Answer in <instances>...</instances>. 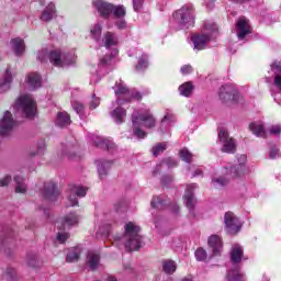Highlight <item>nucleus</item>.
I'll return each instance as SVG.
<instances>
[{"mask_svg":"<svg viewBox=\"0 0 281 281\" xmlns=\"http://www.w3.org/2000/svg\"><path fill=\"white\" fill-rule=\"evenodd\" d=\"M170 25L172 27H179V30H189V27H194V5L184 4L182 8L177 10L173 13Z\"/></svg>","mask_w":281,"mask_h":281,"instance_id":"nucleus-5","label":"nucleus"},{"mask_svg":"<svg viewBox=\"0 0 281 281\" xmlns=\"http://www.w3.org/2000/svg\"><path fill=\"white\" fill-rule=\"evenodd\" d=\"M142 5H144V0H133V8L135 12H139V10H142Z\"/></svg>","mask_w":281,"mask_h":281,"instance_id":"nucleus-53","label":"nucleus"},{"mask_svg":"<svg viewBox=\"0 0 281 281\" xmlns=\"http://www.w3.org/2000/svg\"><path fill=\"white\" fill-rule=\"evenodd\" d=\"M11 49L15 56H23L25 54V42L21 37H15L11 40Z\"/></svg>","mask_w":281,"mask_h":281,"instance_id":"nucleus-24","label":"nucleus"},{"mask_svg":"<svg viewBox=\"0 0 281 281\" xmlns=\"http://www.w3.org/2000/svg\"><path fill=\"white\" fill-rule=\"evenodd\" d=\"M162 270L165 271V273H175V271H177V263H175V261L172 260L164 261Z\"/></svg>","mask_w":281,"mask_h":281,"instance_id":"nucleus-42","label":"nucleus"},{"mask_svg":"<svg viewBox=\"0 0 281 281\" xmlns=\"http://www.w3.org/2000/svg\"><path fill=\"white\" fill-rule=\"evenodd\" d=\"M87 265L92 271H95V269L100 267V254L89 250L87 256Z\"/></svg>","mask_w":281,"mask_h":281,"instance_id":"nucleus-25","label":"nucleus"},{"mask_svg":"<svg viewBox=\"0 0 281 281\" xmlns=\"http://www.w3.org/2000/svg\"><path fill=\"white\" fill-rule=\"evenodd\" d=\"M89 140L97 146V148H104L105 150H115V144L109 138L98 136L95 134L88 135Z\"/></svg>","mask_w":281,"mask_h":281,"instance_id":"nucleus-17","label":"nucleus"},{"mask_svg":"<svg viewBox=\"0 0 281 281\" xmlns=\"http://www.w3.org/2000/svg\"><path fill=\"white\" fill-rule=\"evenodd\" d=\"M78 196L79 199L87 196V188L82 186L70 184L68 196L70 207L78 205Z\"/></svg>","mask_w":281,"mask_h":281,"instance_id":"nucleus-14","label":"nucleus"},{"mask_svg":"<svg viewBox=\"0 0 281 281\" xmlns=\"http://www.w3.org/2000/svg\"><path fill=\"white\" fill-rule=\"evenodd\" d=\"M36 260H37L36 255H27V262L30 267H33V268L37 267Z\"/></svg>","mask_w":281,"mask_h":281,"instance_id":"nucleus-52","label":"nucleus"},{"mask_svg":"<svg viewBox=\"0 0 281 281\" xmlns=\"http://www.w3.org/2000/svg\"><path fill=\"white\" fill-rule=\"evenodd\" d=\"M179 91L181 95H184V98H190V95H192V91H194V86H192V82H186L179 87Z\"/></svg>","mask_w":281,"mask_h":281,"instance_id":"nucleus-39","label":"nucleus"},{"mask_svg":"<svg viewBox=\"0 0 281 281\" xmlns=\"http://www.w3.org/2000/svg\"><path fill=\"white\" fill-rule=\"evenodd\" d=\"M196 183L188 184L184 192V204L186 207H188L190 214L194 212V205H196V198H194V191L196 190Z\"/></svg>","mask_w":281,"mask_h":281,"instance_id":"nucleus-18","label":"nucleus"},{"mask_svg":"<svg viewBox=\"0 0 281 281\" xmlns=\"http://www.w3.org/2000/svg\"><path fill=\"white\" fill-rule=\"evenodd\" d=\"M2 280L19 281V278L16 277V270L14 268H7L5 272L2 276Z\"/></svg>","mask_w":281,"mask_h":281,"instance_id":"nucleus-41","label":"nucleus"},{"mask_svg":"<svg viewBox=\"0 0 281 281\" xmlns=\"http://www.w3.org/2000/svg\"><path fill=\"white\" fill-rule=\"evenodd\" d=\"M281 133V126L280 125H272L269 128V134L270 135H280Z\"/></svg>","mask_w":281,"mask_h":281,"instance_id":"nucleus-51","label":"nucleus"},{"mask_svg":"<svg viewBox=\"0 0 281 281\" xmlns=\"http://www.w3.org/2000/svg\"><path fill=\"white\" fill-rule=\"evenodd\" d=\"M166 205H168V200L164 195L154 196L151 200V207L155 210H165Z\"/></svg>","mask_w":281,"mask_h":281,"instance_id":"nucleus-36","label":"nucleus"},{"mask_svg":"<svg viewBox=\"0 0 281 281\" xmlns=\"http://www.w3.org/2000/svg\"><path fill=\"white\" fill-rule=\"evenodd\" d=\"M240 260H243V246L235 244L231 251V262H233L234 269L227 271V281H245V274L240 272L238 267Z\"/></svg>","mask_w":281,"mask_h":281,"instance_id":"nucleus-7","label":"nucleus"},{"mask_svg":"<svg viewBox=\"0 0 281 281\" xmlns=\"http://www.w3.org/2000/svg\"><path fill=\"white\" fill-rule=\"evenodd\" d=\"M111 117L114 120L115 124H122L124 117H126V110L123 108H116L111 112Z\"/></svg>","mask_w":281,"mask_h":281,"instance_id":"nucleus-32","label":"nucleus"},{"mask_svg":"<svg viewBox=\"0 0 281 281\" xmlns=\"http://www.w3.org/2000/svg\"><path fill=\"white\" fill-rule=\"evenodd\" d=\"M220 99L222 102H229L232 100L233 102H238V90L234 89V86L232 85H225L220 88L218 92Z\"/></svg>","mask_w":281,"mask_h":281,"instance_id":"nucleus-16","label":"nucleus"},{"mask_svg":"<svg viewBox=\"0 0 281 281\" xmlns=\"http://www.w3.org/2000/svg\"><path fill=\"white\" fill-rule=\"evenodd\" d=\"M207 10H214V0H209L206 2Z\"/></svg>","mask_w":281,"mask_h":281,"instance_id":"nucleus-61","label":"nucleus"},{"mask_svg":"<svg viewBox=\"0 0 281 281\" xmlns=\"http://www.w3.org/2000/svg\"><path fill=\"white\" fill-rule=\"evenodd\" d=\"M12 181V176H5L3 179L0 180V188L8 186Z\"/></svg>","mask_w":281,"mask_h":281,"instance_id":"nucleus-57","label":"nucleus"},{"mask_svg":"<svg viewBox=\"0 0 281 281\" xmlns=\"http://www.w3.org/2000/svg\"><path fill=\"white\" fill-rule=\"evenodd\" d=\"M116 212H122V210H124V207H126V204L124 202H120L117 204L114 205Z\"/></svg>","mask_w":281,"mask_h":281,"instance_id":"nucleus-59","label":"nucleus"},{"mask_svg":"<svg viewBox=\"0 0 281 281\" xmlns=\"http://www.w3.org/2000/svg\"><path fill=\"white\" fill-rule=\"evenodd\" d=\"M88 106L91 111H93V109H98V106H100V98L95 95V93H93L89 100H88Z\"/></svg>","mask_w":281,"mask_h":281,"instance_id":"nucleus-44","label":"nucleus"},{"mask_svg":"<svg viewBox=\"0 0 281 281\" xmlns=\"http://www.w3.org/2000/svg\"><path fill=\"white\" fill-rule=\"evenodd\" d=\"M37 60L41 63L50 60L54 67H67V65H74V63H76V52L72 50L68 54H63L59 49L49 50L42 48L37 53Z\"/></svg>","mask_w":281,"mask_h":281,"instance_id":"nucleus-3","label":"nucleus"},{"mask_svg":"<svg viewBox=\"0 0 281 281\" xmlns=\"http://www.w3.org/2000/svg\"><path fill=\"white\" fill-rule=\"evenodd\" d=\"M102 43L106 49H111V47L117 45V36L114 33L108 32L105 33Z\"/></svg>","mask_w":281,"mask_h":281,"instance_id":"nucleus-31","label":"nucleus"},{"mask_svg":"<svg viewBox=\"0 0 281 281\" xmlns=\"http://www.w3.org/2000/svg\"><path fill=\"white\" fill-rule=\"evenodd\" d=\"M98 173L100 179H104V176L108 175L112 162L111 161H104V160H97L95 161Z\"/></svg>","mask_w":281,"mask_h":281,"instance_id":"nucleus-30","label":"nucleus"},{"mask_svg":"<svg viewBox=\"0 0 281 281\" xmlns=\"http://www.w3.org/2000/svg\"><path fill=\"white\" fill-rule=\"evenodd\" d=\"M136 56H140L136 65V71H144L148 67V55L142 54V50H136Z\"/></svg>","mask_w":281,"mask_h":281,"instance_id":"nucleus-34","label":"nucleus"},{"mask_svg":"<svg viewBox=\"0 0 281 281\" xmlns=\"http://www.w3.org/2000/svg\"><path fill=\"white\" fill-rule=\"evenodd\" d=\"M249 128H250L251 133H254V135H256V137L266 138L269 133L268 131L265 130V125L262 124V122L250 123Z\"/></svg>","mask_w":281,"mask_h":281,"instance_id":"nucleus-27","label":"nucleus"},{"mask_svg":"<svg viewBox=\"0 0 281 281\" xmlns=\"http://www.w3.org/2000/svg\"><path fill=\"white\" fill-rule=\"evenodd\" d=\"M114 19H124L126 16V7L124 4H112V12Z\"/></svg>","mask_w":281,"mask_h":281,"instance_id":"nucleus-37","label":"nucleus"},{"mask_svg":"<svg viewBox=\"0 0 281 281\" xmlns=\"http://www.w3.org/2000/svg\"><path fill=\"white\" fill-rule=\"evenodd\" d=\"M10 85H12V72L10 68H8L3 75V78L0 79V93L10 90Z\"/></svg>","mask_w":281,"mask_h":281,"instance_id":"nucleus-28","label":"nucleus"},{"mask_svg":"<svg viewBox=\"0 0 281 281\" xmlns=\"http://www.w3.org/2000/svg\"><path fill=\"white\" fill-rule=\"evenodd\" d=\"M218 34V26L216 23L212 21L204 22V26L200 34H195L192 36V43L194 45V49L201 50L207 47L209 43Z\"/></svg>","mask_w":281,"mask_h":281,"instance_id":"nucleus-6","label":"nucleus"},{"mask_svg":"<svg viewBox=\"0 0 281 281\" xmlns=\"http://www.w3.org/2000/svg\"><path fill=\"white\" fill-rule=\"evenodd\" d=\"M224 223L227 232H229L231 234H238V232H240V228L243 227L240 220H238V217H236L232 212H227L225 214Z\"/></svg>","mask_w":281,"mask_h":281,"instance_id":"nucleus-15","label":"nucleus"},{"mask_svg":"<svg viewBox=\"0 0 281 281\" xmlns=\"http://www.w3.org/2000/svg\"><path fill=\"white\" fill-rule=\"evenodd\" d=\"M90 34L95 43H100V36H102V23H94L90 30Z\"/></svg>","mask_w":281,"mask_h":281,"instance_id":"nucleus-38","label":"nucleus"},{"mask_svg":"<svg viewBox=\"0 0 281 281\" xmlns=\"http://www.w3.org/2000/svg\"><path fill=\"white\" fill-rule=\"evenodd\" d=\"M162 186H170L172 183V176H165L161 179Z\"/></svg>","mask_w":281,"mask_h":281,"instance_id":"nucleus-58","label":"nucleus"},{"mask_svg":"<svg viewBox=\"0 0 281 281\" xmlns=\"http://www.w3.org/2000/svg\"><path fill=\"white\" fill-rule=\"evenodd\" d=\"M180 158L182 159V161L190 164V160L192 159V153H190L188 148H183L180 150Z\"/></svg>","mask_w":281,"mask_h":281,"instance_id":"nucleus-46","label":"nucleus"},{"mask_svg":"<svg viewBox=\"0 0 281 281\" xmlns=\"http://www.w3.org/2000/svg\"><path fill=\"white\" fill-rule=\"evenodd\" d=\"M124 235L111 236V225L105 224L99 227L97 232V238H109L116 247H125L127 251H137L142 247V237L139 236V228L135 222H128L125 224Z\"/></svg>","mask_w":281,"mask_h":281,"instance_id":"nucleus-1","label":"nucleus"},{"mask_svg":"<svg viewBox=\"0 0 281 281\" xmlns=\"http://www.w3.org/2000/svg\"><path fill=\"white\" fill-rule=\"evenodd\" d=\"M115 56H117V50L114 48L111 54H106L104 57L99 59V68L97 75H92L90 78V85H95L101 76H106L111 69H113V64L115 63Z\"/></svg>","mask_w":281,"mask_h":281,"instance_id":"nucleus-10","label":"nucleus"},{"mask_svg":"<svg viewBox=\"0 0 281 281\" xmlns=\"http://www.w3.org/2000/svg\"><path fill=\"white\" fill-rule=\"evenodd\" d=\"M115 26L117 30H126V20H124V18L116 19Z\"/></svg>","mask_w":281,"mask_h":281,"instance_id":"nucleus-50","label":"nucleus"},{"mask_svg":"<svg viewBox=\"0 0 281 281\" xmlns=\"http://www.w3.org/2000/svg\"><path fill=\"white\" fill-rule=\"evenodd\" d=\"M167 148H168V143L156 144L155 147L153 148L154 157H159V155H161V153H164V150H166Z\"/></svg>","mask_w":281,"mask_h":281,"instance_id":"nucleus-43","label":"nucleus"},{"mask_svg":"<svg viewBox=\"0 0 281 281\" xmlns=\"http://www.w3.org/2000/svg\"><path fill=\"white\" fill-rule=\"evenodd\" d=\"M269 157L270 159H278L280 157V149L276 146H270Z\"/></svg>","mask_w":281,"mask_h":281,"instance_id":"nucleus-49","label":"nucleus"},{"mask_svg":"<svg viewBox=\"0 0 281 281\" xmlns=\"http://www.w3.org/2000/svg\"><path fill=\"white\" fill-rule=\"evenodd\" d=\"M26 83L31 91L41 89L43 87V78L38 72H30L26 77Z\"/></svg>","mask_w":281,"mask_h":281,"instance_id":"nucleus-22","label":"nucleus"},{"mask_svg":"<svg viewBox=\"0 0 281 281\" xmlns=\"http://www.w3.org/2000/svg\"><path fill=\"white\" fill-rule=\"evenodd\" d=\"M180 71L183 76H188V74H192L193 69L190 65H184L180 68Z\"/></svg>","mask_w":281,"mask_h":281,"instance_id":"nucleus-54","label":"nucleus"},{"mask_svg":"<svg viewBox=\"0 0 281 281\" xmlns=\"http://www.w3.org/2000/svg\"><path fill=\"white\" fill-rule=\"evenodd\" d=\"M170 209L172 210V212H173L175 214H177V212H179V205H177V204H171V205H170Z\"/></svg>","mask_w":281,"mask_h":281,"instance_id":"nucleus-62","label":"nucleus"},{"mask_svg":"<svg viewBox=\"0 0 281 281\" xmlns=\"http://www.w3.org/2000/svg\"><path fill=\"white\" fill-rule=\"evenodd\" d=\"M209 246L213 249V256H221V251H223V239L218 235H213L209 238Z\"/></svg>","mask_w":281,"mask_h":281,"instance_id":"nucleus-23","label":"nucleus"},{"mask_svg":"<svg viewBox=\"0 0 281 281\" xmlns=\"http://www.w3.org/2000/svg\"><path fill=\"white\" fill-rule=\"evenodd\" d=\"M92 5L97 10V12H99L100 16H102L103 19H109V16H111L113 3L103 0H94L92 2Z\"/></svg>","mask_w":281,"mask_h":281,"instance_id":"nucleus-19","label":"nucleus"},{"mask_svg":"<svg viewBox=\"0 0 281 281\" xmlns=\"http://www.w3.org/2000/svg\"><path fill=\"white\" fill-rule=\"evenodd\" d=\"M238 164L235 167H226V176L225 177H214L212 179L213 188H223V186H227V181H229V177L236 179L238 177H243L244 175H249V167H247V156L240 155L237 158Z\"/></svg>","mask_w":281,"mask_h":281,"instance_id":"nucleus-4","label":"nucleus"},{"mask_svg":"<svg viewBox=\"0 0 281 281\" xmlns=\"http://www.w3.org/2000/svg\"><path fill=\"white\" fill-rule=\"evenodd\" d=\"M78 258H80V248H71L66 256V262H78Z\"/></svg>","mask_w":281,"mask_h":281,"instance_id":"nucleus-40","label":"nucleus"},{"mask_svg":"<svg viewBox=\"0 0 281 281\" xmlns=\"http://www.w3.org/2000/svg\"><path fill=\"white\" fill-rule=\"evenodd\" d=\"M161 166H167V168H177L178 162L173 158H168L161 162Z\"/></svg>","mask_w":281,"mask_h":281,"instance_id":"nucleus-48","label":"nucleus"},{"mask_svg":"<svg viewBox=\"0 0 281 281\" xmlns=\"http://www.w3.org/2000/svg\"><path fill=\"white\" fill-rule=\"evenodd\" d=\"M133 133L138 139L146 137V132L143 128H155V116L147 108H142L138 111H134L132 114Z\"/></svg>","mask_w":281,"mask_h":281,"instance_id":"nucleus-2","label":"nucleus"},{"mask_svg":"<svg viewBox=\"0 0 281 281\" xmlns=\"http://www.w3.org/2000/svg\"><path fill=\"white\" fill-rule=\"evenodd\" d=\"M13 109L22 113L24 117L32 120L36 115V101L31 94L21 95L14 103Z\"/></svg>","mask_w":281,"mask_h":281,"instance_id":"nucleus-9","label":"nucleus"},{"mask_svg":"<svg viewBox=\"0 0 281 281\" xmlns=\"http://www.w3.org/2000/svg\"><path fill=\"white\" fill-rule=\"evenodd\" d=\"M78 223V216L76 213H70L66 215L60 222H57L56 225L59 229L57 233V241H59L60 245H64L65 241L69 240V233L65 232V229H70V227L76 226Z\"/></svg>","mask_w":281,"mask_h":281,"instance_id":"nucleus-11","label":"nucleus"},{"mask_svg":"<svg viewBox=\"0 0 281 281\" xmlns=\"http://www.w3.org/2000/svg\"><path fill=\"white\" fill-rule=\"evenodd\" d=\"M14 126H16V121H14V117H12V112L5 111L0 120V135L2 137L10 135V133H12L14 130Z\"/></svg>","mask_w":281,"mask_h":281,"instance_id":"nucleus-12","label":"nucleus"},{"mask_svg":"<svg viewBox=\"0 0 281 281\" xmlns=\"http://www.w3.org/2000/svg\"><path fill=\"white\" fill-rule=\"evenodd\" d=\"M42 212H43L44 216L49 217V210L42 209Z\"/></svg>","mask_w":281,"mask_h":281,"instance_id":"nucleus-64","label":"nucleus"},{"mask_svg":"<svg viewBox=\"0 0 281 281\" xmlns=\"http://www.w3.org/2000/svg\"><path fill=\"white\" fill-rule=\"evenodd\" d=\"M203 175V170L202 169H196L193 173V177H201Z\"/></svg>","mask_w":281,"mask_h":281,"instance_id":"nucleus-63","label":"nucleus"},{"mask_svg":"<svg viewBox=\"0 0 281 281\" xmlns=\"http://www.w3.org/2000/svg\"><path fill=\"white\" fill-rule=\"evenodd\" d=\"M64 155H66L69 159H76V153L71 151H64Z\"/></svg>","mask_w":281,"mask_h":281,"instance_id":"nucleus-60","label":"nucleus"},{"mask_svg":"<svg viewBox=\"0 0 281 281\" xmlns=\"http://www.w3.org/2000/svg\"><path fill=\"white\" fill-rule=\"evenodd\" d=\"M42 194L46 201H58V189L54 182H45Z\"/></svg>","mask_w":281,"mask_h":281,"instance_id":"nucleus-21","label":"nucleus"},{"mask_svg":"<svg viewBox=\"0 0 281 281\" xmlns=\"http://www.w3.org/2000/svg\"><path fill=\"white\" fill-rule=\"evenodd\" d=\"M14 181H15V192L18 194H25V192H27V186L25 184V179L21 176H15Z\"/></svg>","mask_w":281,"mask_h":281,"instance_id":"nucleus-35","label":"nucleus"},{"mask_svg":"<svg viewBox=\"0 0 281 281\" xmlns=\"http://www.w3.org/2000/svg\"><path fill=\"white\" fill-rule=\"evenodd\" d=\"M44 151H45V142L42 140L37 145V151L32 155H43Z\"/></svg>","mask_w":281,"mask_h":281,"instance_id":"nucleus-56","label":"nucleus"},{"mask_svg":"<svg viewBox=\"0 0 281 281\" xmlns=\"http://www.w3.org/2000/svg\"><path fill=\"white\" fill-rule=\"evenodd\" d=\"M114 93L116 95V102L119 106L126 104V102H131V100H139L142 98V93L137 92L136 90H130L126 87L124 81L120 80L116 81L114 87Z\"/></svg>","mask_w":281,"mask_h":281,"instance_id":"nucleus-8","label":"nucleus"},{"mask_svg":"<svg viewBox=\"0 0 281 281\" xmlns=\"http://www.w3.org/2000/svg\"><path fill=\"white\" fill-rule=\"evenodd\" d=\"M271 71L274 74L273 85L279 91H281V63L276 61L271 65Z\"/></svg>","mask_w":281,"mask_h":281,"instance_id":"nucleus-29","label":"nucleus"},{"mask_svg":"<svg viewBox=\"0 0 281 281\" xmlns=\"http://www.w3.org/2000/svg\"><path fill=\"white\" fill-rule=\"evenodd\" d=\"M237 38L243 41L247 34H251V25L249 24V20L247 18L241 16L238 19L236 24Z\"/></svg>","mask_w":281,"mask_h":281,"instance_id":"nucleus-20","label":"nucleus"},{"mask_svg":"<svg viewBox=\"0 0 281 281\" xmlns=\"http://www.w3.org/2000/svg\"><path fill=\"white\" fill-rule=\"evenodd\" d=\"M170 122H172V116L170 114L165 115V117L161 121V128H164V126H168Z\"/></svg>","mask_w":281,"mask_h":281,"instance_id":"nucleus-55","label":"nucleus"},{"mask_svg":"<svg viewBox=\"0 0 281 281\" xmlns=\"http://www.w3.org/2000/svg\"><path fill=\"white\" fill-rule=\"evenodd\" d=\"M56 16V4L49 2L41 14V21H52Z\"/></svg>","mask_w":281,"mask_h":281,"instance_id":"nucleus-26","label":"nucleus"},{"mask_svg":"<svg viewBox=\"0 0 281 281\" xmlns=\"http://www.w3.org/2000/svg\"><path fill=\"white\" fill-rule=\"evenodd\" d=\"M71 104L77 115H79L82 119V115H85V104H82L80 101H72Z\"/></svg>","mask_w":281,"mask_h":281,"instance_id":"nucleus-45","label":"nucleus"},{"mask_svg":"<svg viewBox=\"0 0 281 281\" xmlns=\"http://www.w3.org/2000/svg\"><path fill=\"white\" fill-rule=\"evenodd\" d=\"M218 139L223 144V147H222L223 153H228V154L236 153V140L229 137V133H227V130H225L224 127L220 128Z\"/></svg>","mask_w":281,"mask_h":281,"instance_id":"nucleus-13","label":"nucleus"},{"mask_svg":"<svg viewBox=\"0 0 281 281\" xmlns=\"http://www.w3.org/2000/svg\"><path fill=\"white\" fill-rule=\"evenodd\" d=\"M56 126H69L71 124V117L67 114V112L57 113V117L55 121Z\"/></svg>","mask_w":281,"mask_h":281,"instance_id":"nucleus-33","label":"nucleus"},{"mask_svg":"<svg viewBox=\"0 0 281 281\" xmlns=\"http://www.w3.org/2000/svg\"><path fill=\"white\" fill-rule=\"evenodd\" d=\"M195 258H196V260L202 262L203 260H205V258H207V252L203 248H198L195 250Z\"/></svg>","mask_w":281,"mask_h":281,"instance_id":"nucleus-47","label":"nucleus"}]
</instances>
